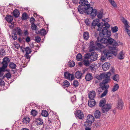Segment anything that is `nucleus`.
Masks as SVG:
<instances>
[{
	"mask_svg": "<svg viewBox=\"0 0 130 130\" xmlns=\"http://www.w3.org/2000/svg\"><path fill=\"white\" fill-rule=\"evenodd\" d=\"M99 22V19L97 18L93 20L91 25L93 28L99 31V35L101 37L104 36L108 38L111 35V30L108 29L110 27V25L106 22L104 23Z\"/></svg>",
	"mask_w": 130,
	"mask_h": 130,
	"instance_id": "1",
	"label": "nucleus"
},
{
	"mask_svg": "<svg viewBox=\"0 0 130 130\" xmlns=\"http://www.w3.org/2000/svg\"><path fill=\"white\" fill-rule=\"evenodd\" d=\"M111 75V72L109 71L107 73L101 74L100 75L97 76L96 78L99 80H102V79H104L102 82L100 83L99 85L100 87L105 86L107 87L108 85H106V84L110 80V77Z\"/></svg>",
	"mask_w": 130,
	"mask_h": 130,
	"instance_id": "2",
	"label": "nucleus"
},
{
	"mask_svg": "<svg viewBox=\"0 0 130 130\" xmlns=\"http://www.w3.org/2000/svg\"><path fill=\"white\" fill-rule=\"evenodd\" d=\"M90 52L94 51L95 50H97L98 48L101 49L104 47L102 44L99 41V37H97V40L96 41L90 42Z\"/></svg>",
	"mask_w": 130,
	"mask_h": 130,
	"instance_id": "3",
	"label": "nucleus"
},
{
	"mask_svg": "<svg viewBox=\"0 0 130 130\" xmlns=\"http://www.w3.org/2000/svg\"><path fill=\"white\" fill-rule=\"evenodd\" d=\"M113 56L112 55L111 50H106L103 51L102 54L101 56V60L102 62H104L106 61V59H110Z\"/></svg>",
	"mask_w": 130,
	"mask_h": 130,
	"instance_id": "4",
	"label": "nucleus"
},
{
	"mask_svg": "<svg viewBox=\"0 0 130 130\" xmlns=\"http://www.w3.org/2000/svg\"><path fill=\"white\" fill-rule=\"evenodd\" d=\"M78 11L81 14L85 13L87 14H89V7H83V6L79 5L77 7Z\"/></svg>",
	"mask_w": 130,
	"mask_h": 130,
	"instance_id": "5",
	"label": "nucleus"
},
{
	"mask_svg": "<svg viewBox=\"0 0 130 130\" xmlns=\"http://www.w3.org/2000/svg\"><path fill=\"white\" fill-rule=\"evenodd\" d=\"M106 100L105 99L101 100L99 104V106L102 107V113H105L107 112L110 109V108H108L105 106Z\"/></svg>",
	"mask_w": 130,
	"mask_h": 130,
	"instance_id": "6",
	"label": "nucleus"
},
{
	"mask_svg": "<svg viewBox=\"0 0 130 130\" xmlns=\"http://www.w3.org/2000/svg\"><path fill=\"white\" fill-rule=\"evenodd\" d=\"M10 60L7 57H5L3 59V61L2 63L3 65L2 67L1 68L4 71L7 66L8 63L10 62Z\"/></svg>",
	"mask_w": 130,
	"mask_h": 130,
	"instance_id": "7",
	"label": "nucleus"
},
{
	"mask_svg": "<svg viewBox=\"0 0 130 130\" xmlns=\"http://www.w3.org/2000/svg\"><path fill=\"white\" fill-rule=\"evenodd\" d=\"M83 60L84 64L86 66H89V53H88L85 54Z\"/></svg>",
	"mask_w": 130,
	"mask_h": 130,
	"instance_id": "8",
	"label": "nucleus"
},
{
	"mask_svg": "<svg viewBox=\"0 0 130 130\" xmlns=\"http://www.w3.org/2000/svg\"><path fill=\"white\" fill-rule=\"evenodd\" d=\"M90 10H91V13H90V15L91 17V18L93 19L97 15L98 11L95 9H93L92 7H90Z\"/></svg>",
	"mask_w": 130,
	"mask_h": 130,
	"instance_id": "9",
	"label": "nucleus"
},
{
	"mask_svg": "<svg viewBox=\"0 0 130 130\" xmlns=\"http://www.w3.org/2000/svg\"><path fill=\"white\" fill-rule=\"evenodd\" d=\"M64 75L65 78L70 80H73L74 78V74H71L67 72L64 73Z\"/></svg>",
	"mask_w": 130,
	"mask_h": 130,
	"instance_id": "10",
	"label": "nucleus"
},
{
	"mask_svg": "<svg viewBox=\"0 0 130 130\" xmlns=\"http://www.w3.org/2000/svg\"><path fill=\"white\" fill-rule=\"evenodd\" d=\"M75 115L76 116L80 119H82L84 117V115L82 111L80 110H77L75 113Z\"/></svg>",
	"mask_w": 130,
	"mask_h": 130,
	"instance_id": "11",
	"label": "nucleus"
},
{
	"mask_svg": "<svg viewBox=\"0 0 130 130\" xmlns=\"http://www.w3.org/2000/svg\"><path fill=\"white\" fill-rule=\"evenodd\" d=\"M109 87V86L108 85L107 87L106 86H102L101 87H100L101 88L102 90H104V89L105 90L103 92V93L101 94L100 96V98H102L103 97L105 96L108 93V89Z\"/></svg>",
	"mask_w": 130,
	"mask_h": 130,
	"instance_id": "12",
	"label": "nucleus"
},
{
	"mask_svg": "<svg viewBox=\"0 0 130 130\" xmlns=\"http://www.w3.org/2000/svg\"><path fill=\"white\" fill-rule=\"evenodd\" d=\"M89 115H88L86 121L85 122L84 126L86 127L85 130H89Z\"/></svg>",
	"mask_w": 130,
	"mask_h": 130,
	"instance_id": "13",
	"label": "nucleus"
},
{
	"mask_svg": "<svg viewBox=\"0 0 130 130\" xmlns=\"http://www.w3.org/2000/svg\"><path fill=\"white\" fill-rule=\"evenodd\" d=\"M79 4L82 6L89 7V4L87 0H80Z\"/></svg>",
	"mask_w": 130,
	"mask_h": 130,
	"instance_id": "14",
	"label": "nucleus"
},
{
	"mask_svg": "<svg viewBox=\"0 0 130 130\" xmlns=\"http://www.w3.org/2000/svg\"><path fill=\"white\" fill-rule=\"evenodd\" d=\"M12 32L16 34L17 33L18 35L20 36L22 35V30L20 28L16 27L13 29Z\"/></svg>",
	"mask_w": 130,
	"mask_h": 130,
	"instance_id": "15",
	"label": "nucleus"
},
{
	"mask_svg": "<svg viewBox=\"0 0 130 130\" xmlns=\"http://www.w3.org/2000/svg\"><path fill=\"white\" fill-rule=\"evenodd\" d=\"M110 63L106 62L102 65L103 70L105 71L108 70L110 67Z\"/></svg>",
	"mask_w": 130,
	"mask_h": 130,
	"instance_id": "16",
	"label": "nucleus"
},
{
	"mask_svg": "<svg viewBox=\"0 0 130 130\" xmlns=\"http://www.w3.org/2000/svg\"><path fill=\"white\" fill-rule=\"evenodd\" d=\"M109 49L111 50L112 55H114L115 56H116L117 54V51H115L116 50V47H115L109 46Z\"/></svg>",
	"mask_w": 130,
	"mask_h": 130,
	"instance_id": "17",
	"label": "nucleus"
},
{
	"mask_svg": "<svg viewBox=\"0 0 130 130\" xmlns=\"http://www.w3.org/2000/svg\"><path fill=\"white\" fill-rule=\"evenodd\" d=\"M99 37V41L102 44H105L107 43L106 40L107 38V37H101L100 36Z\"/></svg>",
	"mask_w": 130,
	"mask_h": 130,
	"instance_id": "18",
	"label": "nucleus"
},
{
	"mask_svg": "<svg viewBox=\"0 0 130 130\" xmlns=\"http://www.w3.org/2000/svg\"><path fill=\"white\" fill-rule=\"evenodd\" d=\"M123 103L121 99H119L118 102V105L117 106L118 108L120 109H122L123 106Z\"/></svg>",
	"mask_w": 130,
	"mask_h": 130,
	"instance_id": "19",
	"label": "nucleus"
},
{
	"mask_svg": "<svg viewBox=\"0 0 130 130\" xmlns=\"http://www.w3.org/2000/svg\"><path fill=\"white\" fill-rule=\"evenodd\" d=\"M94 116L96 119H99L101 116V113L99 110L95 111L94 113Z\"/></svg>",
	"mask_w": 130,
	"mask_h": 130,
	"instance_id": "20",
	"label": "nucleus"
},
{
	"mask_svg": "<svg viewBox=\"0 0 130 130\" xmlns=\"http://www.w3.org/2000/svg\"><path fill=\"white\" fill-rule=\"evenodd\" d=\"M5 19L6 21L8 22H11L13 20V17L12 16L9 15H7Z\"/></svg>",
	"mask_w": 130,
	"mask_h": 130,
	"instance_id": "21",
	"label": "nucleus"
},
{
	"mask_svg": "<svg viewBox=\"0 0 130 130\" xmlns=\"http://www.w3.org/2000/svg\"><path fill=\"white\" fill-rule=\"evenodd\" d=\"M37 34H40L42 36H44L47 34V32L45 29H42L40 31H38Z\"/></svg>",
	"mask_w": 130,
	"mask_h": 130,
	"instance_id": "22",
	"label": "nucleus"
},
{
	"mask_svg": "<svg viewBox=\"0 0 130 130\" xmlns=\"http://www.w3.org/2000/svg\"><path fill=\"white\" fill-rule=\"evenodd\" d=\"M108 38V39H107L106 41H107V43H108L109 44L111 45L113 44V41H116V40H115L111 37H109Z\"/></svg>",
	"mask_w": 130,
	"mask_h": 130,
	"instance_id": "23",
	"label": "nucleus"
},
{
	"mask_svg": "<svg viewBox=\"0 0 130 130\" xmlns=\"http://www.w3.org/2000/svg\"><path fill=\"white\" fill-rule=\"evenodd\" d=\"M62 85L64 88L68 87L70 86V83L67 80H65L63 81Z\"/></svg>",
	"mask_w": 130,
	"mask_h": 130,
	"instance_id": "24",
	"label": "nucleus"
},
{
	"mask_svg": "<svg viewBox=\"0 0 130 130\" xmlns=\"http://www.w3.org/2000/svg\"><path fill=\"white\" fill-rule=\"evenodd\" d=\"M82 75V73L80 71H77L76 72L75 75L77 78H80L81 77Z\"/></svg>",
	"mask_w": 130,
	"mask_h": 130,
	"instance_id": "25",
	"label": "nucleus"
},
{
	"mask_svg": "<svg viewBox=\"0 0 130 130\" xmlns=\"http://www.w3.org/2000/svg\"><path fill=\"white\" fill-rule=\"evenodd\" d=\"M20 14V13L19 10L17 9L15 10L13 12V15L15 18L18 17Z\"/></svg>",
	"mask_w": 130,
	"mask_h": 130,
	"instance_id": "26",
	"label": "nucleus"
},
{
	"mask_svg": "<svg viewBox=\"0 0 130 130\" xmlns=\"http://www.w3.org/2000/svg\"><path fill=\"white\" fill-rule=\"evenodd\" d=\"M96 102L95 100L93 98L90 99V107H92L95 105Z\"/></svg>",
	"mask_w": 130,
	"mask_h": 130,
	"instance_id": "27",
	"label": "nucleus"
},
{
	"mask_svg": "<svg viewBox=\"0 0 130 130\" xmlns=\"http://www.w3.org/2000/svg\"><path fill=\"white\" fill-rule=\"evenodd\" d=\"M119 85L118 84H116L112 88V91L113 92H115L117 90L119 89Z\"/></svg>",
	"mask_w": 130,
	"mask_h": 130,
	"instance_id": "28",
	"label": "nucleus"
},
{
	"mask_svg": "<svg viewBox=\"0 0 130 130\" xmlns=\"http://www.w3.org/2000/svg\"><path fill=\"white\" fill-rule=\"evenodd\" d=\"M84 37L85 40H87L89 37V34L88 32H84Z\"/></svg>",
	"mask_w": 130,
	"mask_h": 130,
	"instance_id": "29",
	"label": "nucleus"
},
{
	"mask_svg": "<svg viewBox=\"0 0 130 130\" xmlns=\"http://www.w3.org/2000/svg\"><path fill=\"white\" fill-rule=\"evenodd\" d=\"M30 119L28 117H25L23 119V121L25 123H28L29 122Z\"/></svg>",
	"mask_w": 130,
	"mask_h": 130,
	"instance_id": "30",
	"label": "nucleus"
},
{
	"mask_svg": "<svg viewBox=\"0 0 130 130\" xmlns=\"http://www.w3.org/2000/svg\"><path fill=\"white\" fill-rule=\"evenodd\" d=\"M36 122L38 125H40L43 124V121L41 119L39 118L36 120Z\"/></svg>",
	"mask_w": 130,
	"mask_h": 130,
	"instance_id": "31",
	"label": "nucleus"
},
{
	"mask_svg": "<svg viewBox=\"0 0 130 130\" xmlns=\"http://www.w3.org/2000/svg\"><path fill=\"white\" fill-rule=\"evenodd\" d=\"M90 126H92L93 127H100V124L98 122L95 123L94 124L91 123L90 124Z\"/></svg>",
	"mask_w": 130,
	"mask_h": 130,
	"instance_id": "32",
	"label": "nucleus"
},
{
	"mask_svg": "<svg viewBox=\"0 0 130 130\" xmlns=\"http://www.w3.org/2000/svg\"><path fill=\"white\" fill-rule=\"evenodd\" d=\"M112 79L115 81L118 82L119 79V76L118 74L115 75L112 78Z\"/></svg>",
	"mask_w": 130,
	"mask_h": 130,
	"instance_id": "33",
	"label": "nucleus"
},
{
	"mask_svg": "<svg viewBox=\"0 0 130 130\" xmlns=\"http://www.w3.org/2000/svg\"><path fill=\"white\" fill-rule=\"evenodd\" d=\"M41 115L43 117H47L48 115V113L47 111L43 110L41 112Z\"/></svg>",
	"mask_w": 130,
	"mask_h": 130,
	"instance_id": "34",
	"label": "nucleus"
},
{
	"mask_svg": "<svg viewBox=\"0 0 130 130\" xmlns=\"http://www.w3.org/2000/svg\"><path fill=\"white\" fill-rule=\"evenodd\" d=\"M112 6L115 8L117 7V6L116 3L113 0H108Z\"/></svg>",
	"mask_w": 130,
	"mask_h": 130,
	"instance_id": "35",
	"label": "nucleus"
},
{
	"mask_svg": "<svg viewBox=\"0 0 130 130\" xmlns=\"http://www.w3.org/2000/svg\"><path fill=\"white\" fill-rule=\"evenodd\" d=\"M124 54L122 51L119 54L118 56V58L120 60H122L124 59L123 55Z\"/></svg>",
	"mask_w": 130,
	"mask_h": 130,
	"instance_id": "36",
	"label": "nucleus"
},
{
	"mask_svg": "<svg viewBox=\"0 0 130 130\" xmlns=\"http://www.w3.org/2000/svg\"><path fill=\"white\" fill-rule=\"evenodd\" d=\"M95 95V92L94 91H92L90 92V99L91 98H93Z\"/></svg>",
	"mask_w": 130,
	"mask_h": 130,
	"instance_id": "37",
	"label": "nucleus"
},
{
	"mask_svg": "<svg viewBox=\"0 0 130 130\" xmlns=\"http://www.w3.org/2000/svg\"><path fill=\"white\" fill-rule=\"evenodd\" d=\"M82 56L81 54L79 53L77 55L76 59L77 61H80L82 59Z\"/></svg>",
	"mask_w": 130,
	"mask_h": 130,
	"instance_id": "38",
	"label": "nucleus"
},
{
	"mask_svg": "<svg viewBox=\"0 0 130 130\" xmlns=\"http://www.w3.org/2000/svg\"><path fill=\"white\" fill-rule=\"evenodd\" d=\"M111 30L113 33L116 32L118 30V28L117 26H115L114 27H111Z\"/></svg>",
	"mask_w": 130,
	"mask_h": 130,
	"instance_id": "39",
	"label": "nucleus"
},
{
	"mask_svg": "<svg viewBox=\"0 0 130 130\" xmlns=\"http://www.w3.org/2000/svg\"><path fill=\"white\" fill-rule=\"evenodd\" d=\"M9 66L10 68L12 69H15L16 67V66L14 63L11 62L9 64Z\"/></svg>",
	"mask_w": 130,
	"mask_h": 130,
	"instance_id": "40",
	"label": "nucleus"
},
{
	"mask_svg": "<svg viewBox=\"0 0 130 130\" xmlns=\"http://www.w3.org/2000/svg\"><path fill=\"white\" fill-rule=\"evenodd\" d=\"M97 57H94V56L90 55V62H92L93 61L96 60L97 59Z\"/></svg>",
	"mask_w": 130,
	"mask_h": 130,
	"instance_id": "41",
	"label": "nucleus"
},
{
	"mask_svg": "<svg viewBox=\"0 0 130 130\" xmlns=\"http://www.w3.org/2000/svg\"><path fill=\"white\" fill-rule=\"evenodd\" d=\"M26 54H30L31 52V50L28 47H27L25 48Z\"/></svg>",
	"mask_w": 130,
	"mask_h": 130,
	"instance_id": "42",
	"label": "nucleus"
},
{
	"mask_svg": "<svg viewBox=\"0 0 130 130\" xmlns=\"http://www.w3.org/2000/svg\"><path fill=\"white\" fill-rule=\"evenodd\" d=\"M31 28L33 30H37V26L34 23H32L31 24Z\"/></svg>",
	"mask_w": 130,
	"mask_h": 130,
	"instance_id": "43",
	"label": "nucleus"
},
{
	"mask_svg": "<svg viewBox=\"0 0 130 130\" xmlns=\"http://www.w3.org/2000/svg\"><path fill=\"white\" fill-rule=\"evenodd\" d=\"M22 19L24 20H26L27 19V16L26 13L25 12L23 13L22 15Z\"/></svg>",
	"mask_w": 130,
	"mask_h": 130,
	"instance_id": "44",
	"label": "nucleus"
},
{
	"mask_svg": "<svg viewBox=\"0 0 130 130\" xmlns=\"http://www.w3.org/2000/svg\"><path fill=\"white\" fill-rule=\"evenodd\" d=\"M13 39L14 40H16L17 38V34L15 33H14L12 32V34L11 36Z\"/></svg>",
	"mask_w": 130,
	"mask_h": 130,
	"instance_id": "45",
	"label": "nucleus"
},
{
	"mask_svg": "<svg viewBox=\"0 0 130 130\" xmlns=\"http://www.w3.org/2000/svg\"><path fill=\"white\" fill-rule=\"evenodd\" d=\"M94 118L92 115H90V123L91 124L94 122Z\"/></svg>",
	"mask_w": 130,
	"mask_h": 130,
	"instance_id": "46",
	"label": "nucleus"
},
{
	"mask_svg": "<svg viewBox=\"0 0 130 130\" xmlns=\"http://www.w3.org/2000/svg\"><path fill=\"white\" fill-rule=\"evenodd\" d=\"M69 66L70 67H73L75 65V63L74 61L70 62L68 63Z\"/></svg>",
	"mask_w": 130,
	"mask_h": 130,
	"instance_id": "47",
	"label": "nucleus"
},
{
	"mask_svg": "<svg viewBox=\"0 0 130 130\" xmlns=\"http://www.w3.org/2000/svg\"><path fill=\"white\" fill-rule=\"evenodd\" d=\"M123 22L124 23L126 26V29L127 31V30H128V28L129 27V26L127 23V21L126 20H125L124 21H123Z\"/></svg>",
	"mask_w": 130,
	"mask_h": 130,
	"instance_id": "48",
	"label": "nucleus"
},
{
	"mask_svg": "<svg viewBox=\"0 0 130 130\" xmlns=\"http://www.w3.org/2000/svg\"><path fill=\"white\" fill-rule=\"evenodd\" d=\"M113 45L112 47H116V46L117 45H122L123 44V43H121H121H117V42H116V41H113Z\"/></svg>",
	"mask_w": 130,
	"mask_h": 130,
	"instance_id": "49",
	"label": "nucleus"
},
{
	"mask_svg": "<svg viewBox=\"0 0 130 130\" xmlns=\"http://www.w3.org/2000/svg\"><path fill=\"white\" fill-rule=\"evenodd\" d=\"M73 85L74 86L77 87L78 86V83L77 81L74 80L73 81Z\"/></svg>",
	"mask_w": 130,
	"mask_h": 130,
	"instance_id": "50",
	"label": "nucleus"
},
{
	"mask_svg": "<svg viewBox=\"0 0 130 130\" xmlns=\"http://www.w3.org/2000/svg\"><path fill=\"white\" fill-rule=\"evenodd\" d=\"M31 114L33 116L36 115L37 114V112L35 110H32L31 112Z\"/></svg>",
	"mask_w": 130,
	"mask_h": 130,
	"instance_id": "51",
	"label": "nucleus"
},
{
	"mask_svg": "<svg viewBox=\"0 0 130 130\" xmlns=\"http://www.w3.org/2000/svg\"><path fill=\"white\" fill-rule=\"evenodd\" d=\"M41 40L40 38L38 36L36 37H35V41L38 42H39Z\"/></svg>",
	"mask_w": 130,
	"mask_h": 130,
	"instance_id": "52",
	"label": "nucleus"
},
{
	"mask_svg": "<svg viewBox=\"0 0 130 130\" xmlns=\"http://www.w3.org/2000/svg\"><path fill=\"white\" fill-rule=\"evenodd\" d=\"M85 22L87 25L89 26V19H87L85 20Z\"/></svg>",
	"mask_w": 130,
	"mask_h": 130,
	"instance_id": "53",
	"label": "nucleus"
},
{
	"mask_svg": "<svg viewBox=\"0 0 130 130\" xmlns=\"http://www.w3.org/2000/svg\"><path fill=\"white\" fill-rule=\"evenodd\" d=\"M95 66V65L94 64H92L90 66V69L92 70V71L95 70V68H94Z\"/></svg>",
	"mask_w": 130,
	"mask_h": 130,
	"instance_id": "54",
	"label": "nucleus"
},
{
	"mask_svg": "<svg viewBox=\"0 0 130 130\" xmlns=\"http://www.w3.org/2000/svg\"><path fill=\"white\" fill-rule=\"evenodd\" d=\"M5 75L2 73H0V79H3L5 77Z\"/></svg>",
	"mask_w": 130,
	"mask_h": 130,
	"instance_id": "55",
	"label": "nucleus"
},
{
	"mask_svg": "<svg viewBox=\"0 0 130 130\" xmlns=\"http://www.w3.org/2000/svg\"><path fill=\"white\" fill-rule=\"evenodd\" d=\"M5 77H6L8 79L10 78L11 77V75L10 73H8L6 74L5 75Z\"/></svg>",
	"mask_w": 130,
	"mask_h": 130,
	"instance_id": "56",
	"label": "nucleus"
},
{
	"mask_svg": "<svg viewBox=\"0 0 130 130\" xmlns=\"http://www.w3.org/2000/svg\"><path fill=\"white\" fill-rule=\"evenodd\" d=\"M25 40L27 42H30L31 40L30 38L29 37L27 36L26 37V38H25Z\"/></svg>",
	"mask_w": 130,
	"mask_h": 130,
	"instance_id": "57",
	"label": "nucleus"
},
{
	"mask_svg": "<svg viewBox=\"0 0 130 130\" xmlns=\"http://www.w3.org/2000/svg\"><path fill=\"white\" fill-rule=\"evenodd\" d=\"M85 79L87 81H89V73L87 74L85 77Z\"/></svg>",
	"mask_w": 130,
	"mask_h": 130,
	"instance_id": "58",
	"label": "nucleus"
},
{
	"mask_svg": "<svg viewBox=\"0 0 130 130\" xmlns=\"http://www.w3.org/2000/svg\"><path fill=\"white\" fill-rule=\"evenodd\" d=\"M97 17L98 18V19H99V20L100 19H101L103 17V14H101L100 13H98V14L97 16Z\"/></svg>",
	"mask_w": 130,
	"mask_h": 130,
	"instance_id": "59",
	"label": "nucleus"
},
{
	"mask_svg": "<svg viewBox=\"0 0 130 130\" xmlns=\"http://www.w3.org/2000/svg\"><path fill=\"white\" fill-rule=\"evenodd\" d=\"M90 55H92V56H95L94 57H98V54L95 52L92 53Z\"/></svg>",
	"mask_w": 130,
	"mask_h": 130,
	"instance_id": "60",
	"label": "nucleus"
},
{
	"mask_svg": "<svg viewBox=\"0 0 130 130\" xmlns=\"http://www.w3.org/2000/svg\"><path fill=\"white\" fill-rule=\"evenodd\" d=\"M35 21V19L33 17L31 18L30 19V21L32 24V23H34Z\"/></svg>",
	"mask_w": 130,
	"mask_h": 130,
	"instance_id": "61",
	"label": "nucleus"
},
{
	"mask_svg": "<svg viewBox=\"0 0 130 130\" xmlns=\"http://www.w3.org/2000/svg\"><path fill=\"white\" fill-rule=\"evenodd\" d=\"M96 91L97 92H98V93L99 94H100L102 91L101 89L100 88L97 89L96 90Z\"/></svg>",
	"mask_w": 130,
	"mask_h": 130,
	"instance_id": "62",
	"label": "nucleus"
},
{
	"mask_svg": "<svg viewBox=\"0 0 130 130\" xmlns=\"http://www.w3.org/2000/svg\"><path fill=\"white\" fill-rule=\"evenodd\" d=\"M15 48L18 49L20 47V45L18 43H16L15 44Z\"/></svg>",
	"mask_w": 130,
	"mask_h": 130,
	"instance_id": "63",
	"label": "nucleus"
},
{
	"mask_svg": "<svg viewBox=\"0 0 130 130\" xmlns=\"http://www.w3.org/2000/svg\"><path fill=\"white\" fill-rule=\"evenodd\" d=\"M29 54H25V56L26 57V58L28 59H30V57L29 55Z\"/></svg>",
	"mask_w": 130,
	"mask_h": 130,
	"instance_id": "64",
	"label": "nucleus"
}]
</instances>
